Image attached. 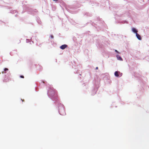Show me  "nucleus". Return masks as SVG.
I'll return each instance as SVG.
<instances>
[{
	"instance_id": "nucleus-10",
	"label": "nucleus",
	"mask_w": 149,
	"mask_h": 149,
	"mask_svg": "<svg viewBox=\"0 0 149 149\" xmlns=\"http://www.w3.org/2000/svg\"><path fill=\"white\" fill-rule=\"evenodd\" d=\"M96 68V69H98V67H97Z\"/></svg>"
},
{
	"instance_id": "nucleus-5",
	"label": "nucleus",
	"mask_w": 149,
	"mask_h": 149,
	"mask_svg": "<svg viewBox=\"0 0 149 149\" xmlns=\"http://www.w3.org/2000/svg\"><path fill=\"white\" fill-rule=\"evenodd\" d=\"M132 30L133 32L135 33L136 34L138 32V31L134 28H132Z\"/></svg>"
},
{
	"instance_id": "nucleus-1",
	"label": "nucleus",
	"mask_w": 149,
	"mask_h": 149,
	"mask_svg": "<svg viewBox=\"0 0 149 149\" xmlns=\"http://www.w3.org/2000/svg\"><path fill=\"white\" fill-rule=\"evenodd\" d=\"M122 73L119 71H116L114 73L115 76L117 77H120L122 76Z\"/></svg>"
},
{
	"instance_id": "nucleus-9",
	"label": "nucleus",
	"mask_w": 149,
	"mask_h": 149,
	"mask_svg": "<svg viewBox=\"0 0 149 149\" xmlns=\"http://www.w3.org/2000/svg\"><path fill=\"white\" fill-rule=\"evenodd\" d=\"M51 38H53V36H51Z\"/></svg>"
},
{
	"instance_id": "nucleus-4",
	"label": "nucleus",
	"mask_w": 149,
	"mask_h": 149,
	"mask_svg": "<svg viewBox=\"0 0 149 149\" xmlns=\"http://www.w3.org/2000/svg\"><path fill=\"white\" fill-rule=\"evenodd\" d=\"M116 57L118 60L121 61H123V59H122V58L119 55H116Z\"/></svg>"
},
{
	"instance_id": "nucleus-8",
	"label": "nucleus",
	"mask_w": 149,
	"mask_h": 149,
	"mask_svg": "<svg viewBox=\"0 0 149 149\" xmlns=\"http://www.w3.org/2000/svg\"><path fill=\"white\" fill-rule=\"evenodd\" d=\"M20 77L22 78H24V77L23 76H21Z\"/></svg>"
},
{
	"instance_id": "nucleus-3",
	"label": "nucleus",
	"mask_w": 149,
	"mask_h": 149,
	"mask_svg": "<svg viewBox=\"0 0 149 149\" xmlns=\"http://www.w3.org/2000/svg\"><path fill=\"white\" fill-rule=\"evenodd\" d=\"M136 36L137 38L140 40H141V38L140 36V35L138 33H136Z\"/></svg>"
},
{
	"instance_id": "nucleus-2",
	"label": "nucleus",
	"mask_w": 149,
	"mask_h": 149,
	"mask_svg": "<svg viewBox=\"0 0 149 149\" xmlns=\"http://www.w3.org/2000/svg\"><path fill=\"white\" fill-rule=\"evenodd\" d=\"M67 46V45H63L60 46V48L62 49H65Z\"/></svg>"
},
{
	"instance_id": "nucleus-7",
	"label": "nucleus",
	"mask_w": 149,
	"mask_h": 149,
	"mask_svg": "<svg viewBox=\"0 0 149 149\" xmlns=\"http://www.w3.org/2000/svg\"><path fill=\"white\" fill-rule=\"evenodd\" d=\"M8 70V69H7V68H6L4 69V71H6V70Z\"/></svg>"
},
{
	"instance_id": "nucleus-6",
	"label": "nucleus",
	"mask_w": 149,
	"mask_h": 149,
	"mask_svg": "<svg viewBox=\"0 0 149 149\" xmlns=\"http://www.w3.org/2000/svg\"><path fill=\"white\" fill-rule=\"evenodd\" d=\"M115 52H116L118 53H120L119 52L117 51V50H115Z\"/></svg>"
}]
</instances>
